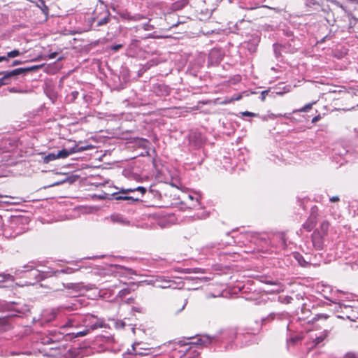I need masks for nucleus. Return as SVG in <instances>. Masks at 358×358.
<instances>
[{"label":"nucleus","mask_w":358,"mask_h":358,"mask_svg":"<svg viewBox=\"0 0 358 358\" xmlns=\"http://www.w3.org/2000/svg\"><path fill=\"white\" fill-rule=\"evenodd\" d=\"M274 317H275V314H274V313H271V314H270V315H268V318H266V319H263V322H266V320H273V319H274Z\"/></svg>","instance_id":"473e14b6"},{"label":"nucleus","mask_w":358,"mask_h":358,"mask_svg":"<svg viewBox=\"0 0 358 358\" xmlns=\"http://www.w3.org/2000/svg\"><path fill=\"white\" fill-rule=\"evenodd\" d=\"M2 197H3V196L0 194V198H2Z\"/></svg>","instance_id":"3c124183"},{"label":"nucleus","mask_w":358,"mask_h":358,"mask_svg":"<svg viewBox=\"0 0 358 358\" xmlns=\"http://www.w3.org/2000/svg\"><path fill=\"white\" fill-rule=\"evenodd\" d=\"M313 243L317 249L322 247V236L319 232L315 231L313 234Z\"/></svg>","instance_id":"f8f14e48"},{"label":"nucleus","mask_w":358,"mask_h":358,"mask_svg":"<svg viewBox=\"0 0 358 358\" xmlns=\"http://www.w3.org/2000/svg\"><path fill=\"white\" fill-rule=\"evenodd\" d=\"M150 282H151V281H149V282H148V281H147V280H146V281H140V282H136V285L140 286V285H143V283H144V282H146L147 284H150Z\"/></svg>","instance_id":"4c0bfd02"},{"label":"nucleus","mask_w":358,"mask_h":358,"mask_svg":"<svg viewBox=\"0 0 358 358\" xmlns=\"http://www.w3.org/2000/svg\"><path fill=\"white\" fill-rule=\"evenodd\" d=\"M199 196H194L192 194H189L187 196L188 200L192 202L191 204H189V208H194L199 204Z\"/></svg>","instance_id":"dca6fc26"},{"label":"nucleus","mask_w":358,"mask_h":358,"mask_svg":"<svg viewBox=\"0 0 358 358\" xmlns=\"http://www.w3.org/2000/svg\"><path fill=\"white\" fill-rule=\"evenodd\" d=\"M138 200H140L141 202H147L146 200H144V199H138V198H136L135 199L136 201H138Z\"/></svg>","instance_id":"37998d69"},{"label":"nucleus","mask_w":358,"mask_h":358,"mask_svg":"<svg viewBox=\"0 0 358 358\" xmlns=\"http://www.w3.org/2000/svg\"><path fill=\"white\" fill-rule=\"evenodd\" d=\"M131 348L133 350H134V343L131 344Z\"/></svg>","instance_id":"09e8293b"},{"label":"nucleus","mask_w":358,"mask_h":358,"mask_svg":"<svg viewBox=\"0 0 358 358\" xmlns=\"http://www.w3.org/2000/svg\"><path fill=\"white\" fill-rule=\"evenodd\" d=\"M136 192L141 193L143 196L145 195L146 197L152 195L151 190L148 191L145 187L142 186L136 187Z\"/></svg>","instance_id":"2eb2a0df"},{"label":"nucleus","mask_w":358,"mask_h":358,"mask_svg":"<svg viewBox=\"0 0 358 358\" xmlns=\"http://www.w3.org/2000/svg\"><path fill=\"white\" fill-rule=\"evenodd\" d=\"M186 304H187V301H185V303H183L182 308L179 310V311H181L182 310H183L185 308Z\"/></svg>","instance_id":"c03bdc74"},{"label":"nucleus","mask_w":358,"mask_h":358,"mask_svg":"<svg viewBox=\"0 0 358 358\" xmlns=\"http://www.w3.org/2000/svg\"><path fill=\"white\" fill-rule=\"evenodd\" d=\"M131 330H132L133 332H134V327H132Z\"/></svg>","instance_id":"8fccbe9b"},{"label":"nucleus","mask_w":358,"mask_h":358,"mask_svg":"<svg viewBox=\"0 0 358 358\" xmlns=\"http://www.w3.org/2000/svg\"><path fill=\"white\" fill-rule=\"evenodd\" d=\"M148 141L143 138H136V158L138 157H145L146 166L155 167V161L154 158L149 155Z\"/></svg>","instance_id":"f257e3e1"},{"label":"nucleus","mask_w":358,"mask_h":358,"mask_svg":"<svg viewBox=\"0 0 358 358\" xmlns=\"http://www.w3.org/2000/svg\"><path fill=\"white\" fill-rule=\"evenodd\" d=\"M181 358H185V357H181Z\"/></svg>","instance_id":"864d4df0"},{"label":"nucleus","mask_w":358,"mask_h":358,"mask_svg":"<svg viewBox=\"0 0 358 358\" xmlns=\"http://www.w3.org/2000/svg\"><path fill=\"white\" fill-rule=\"evenodd\" d=\"M13 277L8 273H0V282H3L8 280L13 281Z\"/></svg>","instance_id":"aec40b11"},{"label":"nucleus","mask_w":358,"mask_h":358,"mask_svg":"<svg viewBox=\"0 0 358 358\" xmlns=\"http://www.w3.org/2000/svg\"><path fill=\"white\" fill-rule=\"evenodd\" d=\"M241 97H242V96H241V95H238V96H236V97L233 98L232 99H233V100H239V99H241Z\"/></svg>","instance_id":"79ce46f5"},{"label":"nucleus","mask_w":358,"mask_h":358,"mask_svg":"<svg viewBox=\"0 0 358 358\" xmlns=\"http://www.w3.org/2000/svg\"><path fill=\"white\" fill-rule=\"evenodd\" d=\"M266 283L274 285L276 288L271 290L273 292H279L282 290V285L278 281H267Z\"/></svg>","instance_id":"f3484780"},{"label":"nucleus","mask_w":358,"mask_h":358,"mask_svg":"<svg viewBox=\"0 0 358 358\" xmlns=\"http://www.w3.org/2000/svg\"><path fill=\"white\" fill-rule=\"evenodd\" d=\"M280 48V46L278 45H274V51H275V55L276 57L278 56V48Z\"/></svg>","instance_id":"58836bf2"},{"label":"nucleus","mask_w":358,"mask_h":358,"mask_svg":"<svg viewBox=\"0 0 358 358\" xmlns=\"http://www.w3.org/2000/svg\"><path fill=\"white\" fill-rule=\"evenodd\" d=\"M7 144H8L7 141H2L0 142V153L9 151L8 148L6 146Z\"/></svg>","instance_id":"412c9836"},{"label":"nucleus","mask_w":358,"mask_h":358,"mask_svg":"<svg viewBox=\"0 0 358 358\" xmlns=\"http://www.w3.org/2000/svg\"><path fill=\"white\" fill-rule=\"evenodd\" d=\"M329 333V332L328 330H324L323 331L320 332L319 335H316L315 337L311 336L314 346H317L321 344L327 338Z\"/></svg>","instance_id":"0eeeda50"},{"label":"nucleus","mask_w":358,"mask_h":358,"mask_svg":"<svg viewBox=\"0 0 358 358\" xmlns=\"http://www.w3.org/2000/svg\"><path fill=\"white\" fill-rule=\"evenodd\" d=\"M90 148H91V146H85V147H80L79 145H75L72 148H71L70 150H67V149H63L62 150H59L57 154V158H66L67 157H69L70 155L71 154H73V153H76V152H82V151H84V150H88Z\"/></svg>","instance_id":"39448f33"},{"label":"nucleus","mask_w":358,"mask_h":358,"mask_svg":"<svg viewBox=\"0 0 358 358\" xmlns=\"http://www.w3.org/2000/svg\"><path fill=\"white\" fill-rule=\"evenodd\" d=\"M312 106H313V103H308V104L305 105L303 107H302L301 108H300L299 110H298L297 111L306 112L312 108Z\"/></svg>","instance_id":"a878e982"},{"label":"nucleus","mask_w":358,"mask_h":358,"mask_svg":"<svg viewBox=\"0 0 358 358\" xmlns=\"http://www.w3.org/2000/svg\"><path fill=\"white\" fill-rule=\"evenodd\" d=\"M345 358H356V355L354 353L348 352L345 355Z\"/></svg>","instance_id":"2f4dec72"},{"label":"nucleus","mask_w":358,"mask_h":358,"mask_svg":"<svg viewBox=\"0 0 358 358\" xmlns=\"http://www.w3.org/2000/svg\"><path fill=\"white\" fill-rule=\"evenodd\" d=\"M90 331L91 330L90 329L86 328L84 331L77 332L76 334V337L84 336L87 335Z\"/></svg>","instance_id":"393cba45"},{"label":"nucleus","mask_w":358,"mask_h":358,"mask_svg":"<svg viewBox=\"0 0 358 358\" xmlns=\"http://www.w3.org/2000/svg\"><path fill=\"white\" fill-rule=\"evenodd\" d=\"M10 92H18L19 91H17V90H15V89L13 87V88H10Z\"/></svg>","instance_id":"a18cd8bd"},{"label":"nucleus","mask_w":358,"mask_h":358,"mask_svg":"<svg viewBox=\"0 0 358 358\" xmlns=\"http://www.w3.org/2000/svg\"><path fill=\"white\" fill-rule=\"evenodd\" d=\"M158 224L161 228H164L167 227L168 223L164 220H162L158 222Z\"/></svg>","instance_id":"c756f323"},{"label":"nucleus","mask_w":358,"mask_h":358,"mask_svg":"<svg viewBox=\"0 0 358 358\" xmlns=\"http://www.w3.org/2000/svg\"><path fill=\"white\" fill-rule=\"evenodd\" d=\"M269 90H264L261 92L260 99L262 101H264L266 96L268 95Z\"/></svg>","instance_id":"bb28decb"},{"label":"nucleus","mask_w":358,"mask_h":358,"mask_svg":"<svg viewBox=\"0 0 358 358\" xmlns=\"http://www.w3.org/2000/svg\"><path fill=\"white\" fill-rule=\"evenodd\" d=\"M140 343L136 342V358H153L160 355L163 352H160L162 346L156 348H142Z\"/></svg>","instance_id":"f03ea898"},{"label":"nucleus","mask_w":358,"mask_h":358,"mask_svg":"<svg viewBox=\"0 0 358 358\" xmlns=\"http://www.w3.org/2000/svg\"><path fill=\"white\" fill-rule=\"evenodd\" d=\"M170 282L162 279V278H157L153 282V286L160 288H167L170 287Z\"/></svg>","instance_id":"ddd939ff"},{"label":"nucleus","mask_w":358,"mask_h":358,"mask_svg":"<svg viewBox=\"0 0 358 358\" xmlns=\"http://www.w3.org/2000/svg\"><path fill=\"white\" fill-rule=\"evenodd\" d=\"M128 192H133L132 189H122L121 192H120V194L115 196V199L117 200H128L130 201L131 203L134 202V199L131 196H127L124 194Z\"/></svg>","instance_id":"9b49d317"},{"label":"nucleus","mask_w":358,"mask_h":358,"mask_svg":"<svg viewBox=\"0 0 358 358\" xmlns=\"http://www.w3.org/2000/svg\"><path fill=\"white\" fill-rule=\"evenodd\" d=\"M330 201L331 202H336L339 201V197L338 196H334L331 198H330Z\"/></svg>","instance_id":"72a5a7b5"},{"label":"nucleus","mask_w":358,"mask_h":358,"mask_svg":"<svg viewBox=\"0 0 358 358\" xmlns=\"http://www.w3.org/2000/svg\"><path fill=\"white\" fill-rule=\"evenodd\" d=\"M58 159L57 157V154L55 153H50L48 155L45 156L43 158V162L45 164H48L51 161L55 160Z\"/></svg>","instance_id":"a211bd4d"},{"label":"nucleus","mask_w":358,"mask_h":358,"mask_svg":"<svg viewBox=\"0 0 358 358\" xmlns=\"http://www.w3.org/2000/svg\"><path fill=\"white\" fill-rule=\"evenodd\" d=\"M78 325V323L76 322L74 319H69L66 324L64 326V327H77Z\"/></svg>","instance_id":"4be33fe9"},{"label":"nucleus","mask_w":358,"mask_h":358,"mask_svg":"<svg viewBox=\"0 0 358 358\" xmlns=\"http://www.w3.org/2000/svg\"><path fill=\"white\" fill-rule=\"evenodd\" d=\"M329 227V223L328 222H323L321 225L322 230L323 231V234H324L326 231H327Z\"/></svg>","instance_id":"cd10ccee"},{"label":"nucleus","mask_w":358,"mask_h":358,"mask_svg":"<svg viewBox=\"0 0 358 358\" xmlns=\"http://www.w3.org/2000/svg\"><path fill=\"white\" fill-rule=\"evenodd\" d=\"M57 52H52L51 54H50L48 55V58L52 59H54L55 58V57L57 56Z\"/></svg>","instance_id":"e433bc0d"},{"label":"nucleus","mask_w":358,"mask_h":358,"mask_svg":"<svg viewBox=\"0 0 358 358\" xmlns=\"http://www.w3.org/2000/svg\"><path fill=\"white\" fill-rule=\"evenodd\" d=\"M41 3L42 4L41 10H43V12L44 13H48V7L45 6V2H44L43 1H42L41 2Z\"/></svg>","instance_id":"7c9ffc66"},{"label":"nucleus","mask_w":358,"mask_h":358,"mask_svg":"<svg viewBox=\"0 0 358 358\" xmlns=\"http://www.w3.org/2000/svg\"><path fill=\"white\" fill-rule=\"evenodd\" d=\"M315 226V220L314 217H310L303 224V228L307 231H310Z\"/></svg>","instance_id":"4468645a"},{"label":"nucleus","mask_w":358,"mask_h":358,"mask_svg":"<svg viewBox=\"0 0 358 358\" xmlns=\"http://www.w3.org/2000/svg\"><path fill=\"white\" fill-rule=\"evenodd\" d=\"M83 323L86 328L90 330L103 327V321L92 315H86L83 320Z\"/></svg>","instance_id":"7ed1b4c3"},{"label":"nucleus","mask_w":358,"mask_h":358,"mask_svg":"<svg viewBox=\"0 0 358 358\" xmlns=\"http://www.w3.org/2000/svg\"><path fill=\"white\" fill-rule=\"evenodd\" d=\"M242 115H243V116H250V117H255V116H257V115L256 113H251V112H248V111L243 112V113H242Z\"/></svg>","instance_id":"c85d7f7f"},{"label":"nucleus","mask_w":358,"mask_h":358,"mask_svg":"<svg viewBox=\"0 0 358 358\" xmlns=\"http://www.w3.org/2000/svg\"><path fill=\"white\" fill-rule=\"evenodd\" d=\"M110 218L113 222H117L122 225H129L130 224L128 220L119 214L112 215Z\"/></svg>","instance_id":"9d476101"},{"label":"nucleus","mask_w":358,"mask_h":358,"mask_svg":"<svg viewBox=\"0 0 358 358\" xmlns=\"http://www.w3.org/2000/svg\"><path fill=\"white\" fill-rule=\"evenodd\" d=\"M109 20V13H106V15L101 18L100 20H97L96 26L100 27L103 24H106Z\"/></svg>","instance_id":"6ab92c4d"},{"label":"nucleus","mask_w":358,"mask_h":358,"mask_svg":"<svg viewBox=\"0 0 358 358\" xmlns=\"http://www.w3.org/2000/svg\"><path fill=\"white\" fill-rule=\"evenodd\" d=\"M8 57H7V55L6 56H1L0 57V62H3V61H6V60H8Z\"/></svg>","instance_id":"ea45409f"},{"label":"nucleus","mask_w":358,"mask_h":358,"mask_svg":"<svg viewBox=\"0 0 358 358\" xmlns=\"http://www.w3.org/2000/svg\"><path fill=\"white\" fill-rule=\"evenodd\" d=\"M320 120V115H317V116H315L313 118L312 120V122L313 123H315L317 122V121H319Z\"/></svg>","instance_id":"c9c22d12"},{"label":"nucleus","mask_w":358,"mask_h":358,"mask_svg":"<svg viewBox=\"0 0 358 358\" xmlns=\"http://www.w3.org/2000/svg\"><path fill=\"white\" fill-rule=\"evenodd\" d=\"M36 68H37V66H33V67L28 68V69L19 68V69H14L13 71H10L3 72V76L0 79V87L1 85L7 84L6 80L8 78H9L10 77H13V76H16L22 74V73H25V72H27L28 71L32 70V69H36Z\"/></svg>","instance_id":"20e7f679"},{"label":"nucleus","mask_w":358,"mask_h":358,"mask_svg":"<svg viewBox=\"0 0 358 358\" xmlns=\"http://www.w3.org/2000/svg\"><path fill=\"white\" fill-rule=\"evenodd\" d=\"M20 55V52L19 50H12L9 52L7 53V57L8 58H14V57H16L17 56H19Z\"/></svg>","instance_id":"5701e85b"},{"label":"nucleus","mask_w":358,"mask_h":358,"mask_svg":"<svg viewBox=\"0 0 358 358\" xmlns=\"http://www.w3.org/2000/svg\"><path fill=\"white\" fill-rule=\"evenodd\" d=\"M3 72H0V75H3Z\"/></svg>","instance_id":"603ef678"},{"label":"nucleus","mask_w":358,"mask_h":358,"mask_svg":"<svg viewBox=\"0 0 358 358\" xmlns=\"http://www.w3.org/2000/svg\"><path fill=\"white\" fill-rule=\"evenodd\" d=\"M121 47H122V45L119 44V45H114V46L111 47V49H112V50H113L114 51H117V50H119Z\"/></svg>","instance_id":"f704fd0d"},{"label":"nucleus","mask_w":358,"mask_h":358,"mask_svg":"<svg viewBox=\"0 0 358 358\" xmlns=\"http://www.w3.org/2000/svg\"><path fill=\"white\" fill-rule=\"evenodd\" d=\"M269 117L271 118V119H275L276 117H285L286 118H289V116H290V114H284V115H282V114H273V113H271V114H269L268 115Z\"/></svg>","instance_id":"b1692460"},{"label":"nucleus","mask_w":358,"mask_h":358,"mask_svg":"<svg viewBox=\"0 0 358 358\" xmlns=\"http://www.w3.org/2000/svg\"><path fill=\"white\" fill-rule=\"evenodd\" d=\"M22 62L21 61H19V60H15L13 62V66H15V65H18V64H21Z\"/></svg>","instance_id":"a19ab883"},{"label":"nucleus","mask_w":358,"mask_h":358,"mask_svg":"<svg viewBox=\"0 0 358 358\" xmlns=\"http://www.w3.org/2000/svg\"><path fill=\"white\" fill-rule=\"evenodd\" d=\"M62 338H63L62 334H59L58 335H52L51 334L50 336H45L41 338V343L44 345H49L51 343H54L56 341H58Z\"/></svg>","instance_id":"6e6552de"},{"label":"nucleus","mask_w":358,"mask_h":358,"mask_svg":"<svg viewBox=\"0 0 358 358\" xmlns=\"http://www.w3.org/2000/svg\"><path fill=\"white\" fill-rule=\"evenodd\" d=\"M136 21H142L136 25V31L138 32L141 29L148 31L154 28L153 25L150 24V20H147L146 18L142 16L136 15Z\"/></svg>","instance_id":"423d86ee"},{"label":"nucleus","mask_w":358,"mask_h":358,"mask_svg":"<svg viewBox=\"0 0 358 358\" xmlns=\"http://www.w3.org/2000/svg\"><path fill=\"white\" fill-rule=\"evenodd\" d=\"M277 94H280V95H282L283 94V92H276Z\"/></svg>","instance_id":"de8ad7c7"},{"label":"nucleus","mask_w":358,"mask_h":358,"mask_svg":"<svg viewBox=\"0 0 358 358\" xmlns=\"http://www.w3.org/2000/svg\"><path fill=\"white\" fill-rule=\"evenodd\" d=\"M318 317H324V319H327V316H324L323 315H318Z\"/></svg>","instance_id":"49530a36"},{"label":"nucleus","mask_w":358,"mask_h":358,"mask_svg":"<svg viewBox=\"0 0 358 358\" xmlns=\"http://www.w3.org/2000/svg\"><path fill=\"white\" fill-rule=\"evenodd\" d=\"M215 339V337H210L208 335H202L197 339L196 343L201 345L207 346Z\"/></svg>","instance_id":"1a4fd4ad"}]
</instances>
